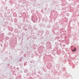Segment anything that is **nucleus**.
I'll return each instance as SVG.
<instances>
[{
	"mask_svg": "<svg viewBox=\"0 0 79 79\" xmlns=\"http://www.w3.org/2000/svg\"><path fill=\"white\" fill-rule=\"evenodd\" d=\"M72 52H76V50L75 49H73V50H72Z\"/></svg>",
	"mask_w": 79,
	"mask_h": 79,
	"instance_id": "f257e3e1",
	"label": "nucleus"
},
{
	"mask_svg": "<svg viewBox=\"0 0 79 79\" xmlns=\"http://www.w3.org/2000/svg\"><path fill=\"white\" fill-rule=\"evenodd\" d=\"M74 50H75L76 51V47H75L74 48Z\"/></svg>",
	"mask_w": 79,
	"mask_h": 79,
	"instance_id": "f03ea898",
	"label": "nucleus"
}]
</instances>
